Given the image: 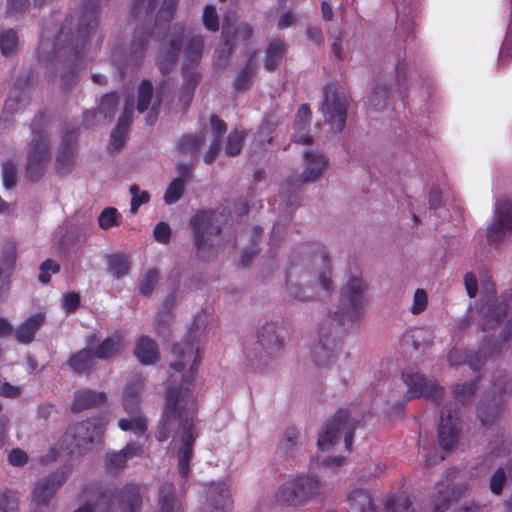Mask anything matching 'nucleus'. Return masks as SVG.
Wrapping results in <instances>:
<instances>
[{
    "mask_svg": "<svg viewBox=\"0 0 512 512\" xmlns=\"http://www.w3.org/2000/svg\"><path fill=\"white\" fill-rule=\"evenodd\" d=\"M98 24L99 0H83L77 22L72 14L67 15L53 44H50L48 34L41 32L39 61L49 63L63 59L70 68L61 77L62 91L68 92L76 85V69L83 60L90 36Z\"/></svg>",
    "mask_w": 512,
    "mask_h": 512,
    "instance_id": "obj_1",
    "label": "nucleus"
},
{
    "mask_svg": "<svg viewBox=\"0 0 512 512\" xmlns=\"http://www.w3.org/2000/svg\"><path fill=\"white\" fill-rule=\"evenodd\" d=\"M195 341L196 330L191 328L185 339L175 343L172 347V354L177 358L175 362L171 363L173 370L180 372L188 363L191 362V364L181 385L169 387L166 391V402L155 433L159 442H164L170 437L171 426L175 422L182 429V436L187 431L194 433V415L197 405L193 389L197 369L201 362L200 349L195 346Z\"/></svg>",
    "mask_w": 512,
    "mask_h": 512,
    "instance_id": "obj_2",
    "label": "nucleus"
},
{
    "mask_svg": "<svg viewBox=\"0 0 512 512\" xmlns=\"http://www.w3.org/2000/svg\"><path fill=\"white\" fill-rule=\"evenodd\" d=\"M32 141L27 155L25 177L31 183L40 181L50 161V143L44 113H39L30 124Z\"/></svg>",
    "mask_w": 512,
    "mask_h": 512,
    "instance_id": "obj_3",
    "label": "nucleus"
},
{
    "mask_svg": "<svg viewBox=\"0 0 512 512\" xmlns=\"http://www.w3.org/2000/svg\"><path fill=\"white\" fill-rule=\"evenodd\" d=\"M216 220L217 213L210 210H200L190 219L196 253L202 261L209 260L219 249H224L228 242L224 239L215 242L213 237H219L221 233V228L215 225Z\"/></svg>",
    "mask_w": 512,
    "mask_h": 512,
    "instance_id": "obj_4",
    "label": "nucleus"
},
{
    "mask_svg": "<svg viewBox=\"0 0 512 512\" xmlns=\"http://www.w3.org/2000/svg\"><path fill=\"white\" fill-rule=\"evenodd\" d=\"M323 485L315 475H302L279 486L275 502L282 507H299L322 494Z\"/></svg>",
    "mask_w": 512,
    "mask_h": 512,
    "instance_id": "obj_5",
    "label": "nucleus"
},
{
    "mask_svg": "<svg viewBox=\"0 0 512 512\" xmlns=\"http://www.w3.org/2000/svg\"><path fill=\"white\" fill-rule=\"evenodd\" d=\"M158 1L159 0H133L130 10L131 17L140 18L144 16L145 18H149V24L145 26L143 22L137 26L130 52L127 56V64L138 67L143 63L148 50L149 40L153 35V32L150 30V22Z\"/></svg>",
    "mask_w": 512,
    "mask_h": 512,
    "instance_id": "obj_6",
    "label": "nucleus"
},
{
    "mask_svg": "<svg viewBox=\"0 0 512 512\" xmlns=\"http://www.w3.org/2000/svg\"><path fill=\"white\" fill-rule=\"evenodd\" d=\"M365 285L361 278L351 277L341 289L339 304L334 313L336 326H346L363 316Z\"/></svg>",
    "mask_w": 512,
    "mask_h": 512,
    "instance_id": "obj_7",
    "label": "nucleus"
},
{
    "mask_svg": "<svg viewBox=\"0 0 512 512\" xmlns=\"http://www.w3.org/2000/svg\"><path fill=\"white\" fill-rule=\"evenodd\" d=\"M356 426L357 422L350 418L349 411L339 409L319 434L318 448L322 451L329 450L338 441L340 435L344 434L345 448L351 450Z\"/></svg>",
    "mask_w": 512,
    "mask_h": 512,
    "instance_id": "obj_8",
    "label": "nucleus"
},
{
    "mask_svg": "<svg viewBox=\"0 0 512 512\" xmlns=\"http://www.w3.org/2000/svg\"><path fill=\"white\" fill-rule=\"evenodd\" d=\"M401 378L407 386L405 400L399 406L401 411L407 401L415 398L423 397L436 404L442 400L444 387L440 386L435 379H428L413 368L404 369Z\"/></svg>",
    "mask_w": 512,
    "mask_h": 512,
    "instance_id": "obj_9",
    "label": "nucleus"
},
{
    "mask_svg": "<svg viewBox=\"0 0 512 512\" xmlns=\"http://www.w3.org/2000/svg\"><path fill=\"white\" fill-rule=\"evenodd\" d=\"M332 319L328 317L318 328L319 341L311 350L312 359L318 367H329L338 350L342 347L341 338L332 329Z\"/></svg>",
    "mask_w": 512,
    "mask_h": 512,
    "instance_id": "obj_10",
    "label": "nucleus"
},
{
    "mask_svg": "<svg viewBox=\"0 0 512 512\" xmlns=\"http://www.w3.org/2000/svg\"><path fill=\"white\" fill-rule=\"evenodd\" d=\"M324 99L322 112L325 121L331 126L334 132H341L347 118V98L337 91L336 85L329 83L324 87Z\"/></svg>",
    "mask_w": 512,
    "mask_h": 512,
    "instance_id": "obj_11",
    "label": "nucleus"
},
{
    "mask_svg": "<svg viewBox=\"0 0 512 512\" xmlns=\"http://www.w3.org/2000/svg\"><path fill=\"white\" fill-rule=\"evenodd\" d=\"M72 471L71 464H65L57 471L40 479L32 494L36 508L33 512H49V502L54 497L59 487L67 480Z\"/></svg>",
    "mask_w": 512,
    "mask_h": 512,
    "instance_id": "obj_12",
    "label": "nucleus"
},
{
    "mask_svg": "<svg viewBox=\"0 0 512 512\" xmlns=\"http://www.w3.org/2000/svg\"><path fill=\"white\" fill-rule=\"evenodd\" d=\"M508 304L496 296L495 290L487 291L480 297L477 313L480 316V326L483 332L493 330L500 325L507 316Z\"/></svg>",
    "mask_w": 512,
    "mask_h": 512,
    "instance_id": "obj_13",
    "label": "nucleus"
},
{
    "mask_svg": "<svg viewBox=\"0 0 512 512\" xmlns=\"http://www.w3.org/2000/svg\"><path fill=\"white\" fill-rule=\"evenodd\" d=\"M461 432L459 407L457 404L443 407L438 425V442L440 447L451 452L458 444Z\"/></svg>",
    "mask_w": 512,
    "mask_h": 512,
    "instance_id": "obj_14",
    "label": "nucleus"
},
{
    "mask_svg": "<svg viewBox=\"0 0 512 512\" xmlns=\"http://www.w3.org/2000/svg\"><path fill=\"white\" fill-rule=\"evenodd\" d=\"M106 425L104 416H96L74 424L68 429L66 435L73 438L76 447L84 448L101 438Z\"/></svg>",
    "mask_w": 512,
    "mask_h": 512,
    "instance_id": "obj_15",
    "label": "nucleus"
},
{
    "mask_svg": "<svg viewBox=\"0 0 512 512\" xmlns=\"http://www.w3.org/2000/svg\"><path fill=\"white\" fill-rule=\"evenodd\" d=\"M511 230L512 202H497L493 222L487 229L488 243L491 245H499Z\"/></svg>",
    "mask_w": 512,
    "mask_h": 512,
    "instance_id": "obj_16",
    "label": "nucleus"
},
{
    "mask_svg": "<svg viewBox=\"0 0 512 512\" xmlns=\"http://www.w3.org/2000/svg\"><path fill=\"white\" fill-rule=\"evenodd\" d=\"M79 128H67L62 136L61 148L56 157V171L58 174L64 175L70 172L74 163L76 142Z\"/></svg>",
    "mask_w": 512,
    "mask_h": 512,
    "instance_id": "obj_17",
    "label": "nucleus"
},
{
    "mask_svg": "<svg viewBox=\"0 0 512 512\" xmlns=\"http://www.w3.org/2000/svg\"><path fill=\"white\" fill-rule=\"evenodd\" d=\"M183 34L184 27L179 26L177 33L173 34L169 43L162 46L159 51L157 65L163 75L169 74L177 63L182 47Z\"/></svg>",
    "mask_w": 512,
    "mask_h": 512,
    "instance_id": "obj_18",
    "label": "nucleus"
},
{
    "mask_svg": "<svg viewBox=\"0 0 512 512\" xmlns=\"http://www.w3.org/2000/svg\"><path fill=\"white\" fill-rule=\"evenodd\" d=\"M286 277V289L293 299L301 302H307L315 297L316 293L314 286L308 285L305 288L300 286L302 282L310 281L306 272L299 274L297 268L290 267L286 272Z\"/></svg>",
    "mask_w": 512,
    "mask_h": 512,
    "instance_id": "obj_19",
    "label": "nucleus"
},
{
    "mask_svg": "<svg viewBox=\"0 0 512 512\" xmlns=\"http://www.w3.org/2000/svg\"><path fill=\"white\" fill-rule=\"evenodd\" d=\"M304 157L306 160V169L299 179L290 178L287 180L286 185L289 190L290 187H293L298 183L303 184L316 181L326 168L327 159L322 154L306 152Z\"/></svg>",
    "mask_w": 512,
    "mask_h": 512,
    "instance_id": "obj_20",
    "label": "nucleus"
},
{
    "mask_svg": "<svg viewBox=\"0 0 512 512\" xmlns=\"http://www.w3.org/2000/svg\"><path fill=\"white\" fill-rule=\"evenodd\" d=\"M119 97L117 92H110L105 94L100 101V104L95 110H87L83 113V124L89 128L97 123V117L101 116L102 119L112 118L115 115Z\"/></svg>",
    "mask_w": 512,
    "mask_h": 512,
    "instance_id": "obj_21",
    "label": "nucleus"
},
{
    "mask_svg": "<svg viewBox=\"0 0 512 512\" xmlns=\"http://www.w3.org/2000/svg\"><path fill=\"white\" fill-rule=\"evenodd\" d=\"M143 448L136 442H129L118 452L105 456V466L109 472H116L126 467L127 462L135 456H142Z\"/></svg>",
    "mask_w": 512,
    "mask_h": 512,
    "instance_id": "obj_22",
    "label": "nucleus"
},
{
    "mask_svg": "<svg viewBox=\"0 0 512 512\" xmlns=\"http://www.w3.org/2000/svg\"><path fill=\"white\" fill-rule=\"evenodd\" d=\"M107 401L105 392H98L89 388H82L74 393L71 410L74 413H79L84 410L97 408Z\"/></svg>",
    "mask_w": 512,
    "mask_h": 512,
    "instance_id": "obj_23",
    "label": "nucleus"
},
{
    "mask_svg": "<svg viewBox=\"0 0 512 512\" xmlns=\"http://www.w3.org/2000/svg\"><path fill=\"white\" fill-rule=\"evenodd\" d=\"M197 68L198 65H182L183 84L179 93V101L185 108L190 106L195 89L201 80V74Z\"/></svg>",
    "mask_w": 512,
    "mask_h": 512,
    "instance_id": "obj_24",
    "label": "nucleus"
},
{
    "mask_svg": "<svg viewBox=\"0 0 512 512\" xmlns=\"http://www.w3.org/2000/svg\"><path fill=\"white\" fill-rule=\"evenodd\" d=\"M206 498L210 506L216 511L227 512L233 505L230 490L224 482L211 483Z\"/></svg>",
    "mask_w": 512,
    "mask_h": 512,
    "instance_id": "obj_25",
    "label": "nucleus"
},
{
    "mask_svg": "<svg viewBox=\"0 0 512 512\" xmlns=\"http://www.w3.org/2000/svg\"><path fill=\"white\" fill-rule=\"evenodd\" d=\"M277 329L276 324L266 323L257 333L256 344L260 346L266 354H272L283 345L284 336H282Z\"/></svg>",
    "mask_w": 512,
    "mask_h": 512,
    "instance_id": "obj_26",
    "label": "nucleus"
},
{
    "mask_svg": "<svg viewBox=\"0 0 512 512\" xmlns=\"http://www.w3.org/2000/svg\"><path fill=\"white\" fill-rule=\"evenodd\" d=\"M121 512H139L142 506L140 487L134 483L123 486L118 495Z\"/></svg>",
    "mask_w": 512,
    "mask_h": 512,
    "instance_id": "obj_27",
    "label": "nucleus"
},
{
    "mask_svg": "<svg viewBox=\"0 0 512 512\" xmlns=\"http://www.w3.org/2000/svg\"><path fill=\"white\" fill-rule=\"evenodd\" d=\"M30 75L25 79L24 86L28 85ZM13 96L10 95L9 98L5 102L4 110L0 117V129H6L8 123L10 121V117L13 116L14 112L18 110L20 103L22 101V95L25 94V89L23 87L22 79L18 78L14 88H13Z\"/></svg>",
    "mask_w": 512,
    "mask_h": 512,
    "instance_id": "obj_28",
    "label": "nucleus"
},
{
    "mask_svg": "<svg viewBox=\"0 0 512 512\" xmlns=\"http://www.w3.org/2000/svg\"><path fill=\"white\" fill-rule=\"evenodd\" d=\"M94 353L92 349L83 348L73 353L67 360V365L72 372L78 375H89L95 365Z\"/></svg>",
    "mask_w": 512,
    "mask_h": 512,
    "instance_id": "obj_29",
    "label": "nucleus"
},
{
    "mask_svg": "<svg viewBox=\"0 0 512 512\" xmlns=\"http://www.w3.org/2000/svg\"><path fill=\"white\" fill-rule=\"evenodd\" d=\"M124 346V336L116 331L111 336L103 339L92 351L98 359L108 360L115 357Z\"/></svg>",
    "mask_w": 512,
    "mask_h": 512,
    "instance_id": "obj_30",
    "label": "nucleus"
},
{
    "mask_svg": "<svg viewBox=\"0 0 512 512\" xmlns=\"http://www.w3.org/2000/svg\"><path fill=\"white\" fill-rule=\"evenodd\" d=\"M143 387V379L140 375L134 378L126 385L123 393L122 404L128 414H137L140 412L139 395Z\"/></svg>",
    "mask_w": 512,
    "mask_h": 512,
    "instance_id": "obj_31",
    "label": "nucleus"
},
{
    "mask_svg": "<svg viewBox=\"0 0 512 512\" xmlns=\"http://www.w3.org/2000/svg\"><path fill=\"white\" fill-rule=\"evenodd\" d=\"M196 437L195 433L187 431L182 436V444L178 450V470L184 481L187 480L190 472V460L193 456V446Z\"/></svg>",
    "mask_w": 512,
    "mask_h": 512,
    "instance_id": "obj_32",
    "label": "nucleus"
},
{
    "mask_svg": "<svg viewBox=\"0 0 512 512\" xmlns=\"http://www.w3.org/2000/svg\"><path fill=\"white\" fill-rule=\"evenodd\" d=\"M45 322V315L36 313L21 323L15 331L19 343L29 344L34 340L36 332Z\"/></svg>",
    "mask_w": 512,
    "mask_h": 512,
    "instance_id": "obj_33",
    "label": "nucleus"
},
{
    "mask_svg": "<svg viewBox=\"0 0 512 512\" xmlns=\"http://www.w3.org/2000/svg\"><path fill=\"white\" fill-rule=\"evenodd\" d=\"M157 512H182L181 503L175 495L172 482H165L159 487Z\"/></svg>",
    "mask_w": 512,
    "mask_h": 512,
    "instance_id": "obj_34",
    "label": "nucleus"
},
{
    "mask_svg": "<svg viewBox=\"0 0 512 512\" xmlns=\"http://www.w3.org/2000/svg\"><path fill=\"white\" fill-rule=\"evenodd\" d=\"M348 512H376L370 493L362 488L352 490L347 497Z\"/></svg>",
    "mask_w": 512,
    "mask_h": 512,
    "instance_id": "obj_35",
    "label": "nucleus"
},
{
    "mask_svg": "<svg viewBox=\"0 0 512 512\" xmlns=\"http://www.w3.org/2000/svg\"><path fill=\"white\" fill-rule=\"evenodd\" d=\"M257 60L256 54L252 53L247 59L244 67L239 71L234 80L233 87L236 91H246L252 84L256 74Z\"/></svg>",
    "mask_w": 512,
    "mask_h": 512,
    "instance_id": "obj_36",
    "label": "nucleus"
},
{
    "mask_svg": "<svg viewBox=\"0 0 512 512\" xmlns=\"http://www.w3.org/2000/svg\"><path fill=\"white\" fill-rule=\"evenodd\" d=\"M134 354L144 365L155 363L159 357L156 342L148 336L140 337L136 344Z\"/></svg>",
    "mask_w": 512,
    "mask_h": 512,
    "instance_id": "obj_37",
    "label": "nucleus"
},
{
    "mask_svg": "<svg viewBox=\"0 0 512 512\" xmlns=\"http://www.w3.org/2000/svg\"><path fill=\"white\" fill-rule=\"evenodd\" d=\"M204 50V39L200 35L191 37L184 48L185 65H199Z\"/></svg>",
    "mask_w": 512,
    "mask_h": 512,
    "instance_id": "obj_38",
    "label": "nucleus"
},
{
    "mask_svg": "<svg viewBox=\"0 0 512 512\" xmlns=\"http://www.w3.org/2000/svg\"><path fill=\"white\" fill-rule=\"evenodd\" d=\"M284 52L285 45L283 41L280 39H273L266 49V57L264 63L265 69L269 72L274 71L281 62Z\"/></svg>",
    "mask_w": 512,
    "mask_h": 512,
    "instance_id": "obj_39",
    "label": "nucleus"
},
{
    "mask_svg": "<svg viewBox=\"0 0 512 512\" xmlns=\"http://www.w3.org/2000/svg\"><path fill=\"white\" fill-rule=\"evenodd\" d=\"M204 142V132H200L198 135L185 134L179 139L177 149L182 154L195 156Z\"/></svg>",
    "mask_w": 512,
    "mask_h": 512,
    "instance_id": "obj_40",
    "label": "nucleus"
},
{
    "mask_svg": "<svg viewBox=\"0 0 512 512\" xmlns=\"http://www.w3.org/2000/svg\"><path fill=\"white\" fill-rule=\"evenodd\" d=\"M107 267L113 277L120 279L129 273L130 262L126 255L112 254L107 256Z\"/></svg>",
    "mask_w": 512,
    "mask_h": 512,
    "instance_id": "obj_41",
    "label": "nucleus"
},
{
    "mask_svg": "<svg viewBox=\"0 0 512 512\" xmlns=\"http://www.w3.org/2000/svg\"><path fill=\"white\" fill-rule=\"evenodd\" d=\"M134 417L131 419H120L118 426L123 431H133L137 437L144 436L147 432V419L145 416L138 412L132 414Z\"/></svg>",
    "mask_w": 512,
    "mask_h": 512,
    "instance_id": "obj_42",
    "label": "nucleus"
},
{
    "mask_svg": "<svg viewBox=\"0 0 512 512\" xmlns=\"http://www.w3.org/2000/svg\"><path fill=\"white\" fill-rule=\"evenodd\" d=\"M153 95V85L151 81L147 79H143L139 86L137 91V105L136 109L139 113L145 112L152 100Z\"/></svg>",
    "mask_w": 512,
    "mask_h": 512,
    "instance_id": "obj_43",
    "label": "nucleus"
},
{
    "mask_svg": "<svg viewBox=\"0 0 512 512\" xmlns=\"http://www.w3.org/2000/svg\"><path fill=\"white\" fill-rule=\"evenodd\" d=\"M19 45L18 35L15 30L8 29L0 34V50L5 57L13 55Z\"/></svg>",
    "mask_w": 512,
    "mask_h": 512,
    "instance_id": "obj_44",
    "label": "nucleus"
},
{
    "mask_svg": "<svg viewBox=\"0 0 512 512\" xmlns=\"http://www.w3.org/2000/svg\"><path fill=\"white\" fill-rule=\"evenodd\" d=\"M387 512H414L409 496L397 495L388 497L385 501Z\"/></svg>",
    "mask_w": 512,
    "mask_h": 512,
    "instance_id": "obj_45",
    "label": "nucleus"
},
{
    "mask_svg": "<svg viewBox=\"0 0 512 512\" xmlns=\"http://www.w3.org/2000/svg\"><path fill=\"white\" fill-rule=\"evenodd\" d=\"M178 4V0H163L160 10L155 19V28L161 26L162 24L165 28L169 25L172 20L176 7Z\"/></svg>",
    "mask_w": 512,
    "mask_h": 512,
    "instance_id": "obj_46",
    "label": "nucleus"
},
{
    "mask_svg": "<svg viewBox=\"0 0 512 512\" xmlns=\"http://www.w3.org/2000/svg\"><path fill=\"white\" fill-rule=\"evenodd\" d=\"M184 179L175 178L171 181L164 194V201L168 205H172L180 200L184 193Z\"/></svg>",
    "mask_w": 512,
    "mask_h": 512,
    "instance_id": "obj_47",
    "label": "nucleus"
},
{
    "mask_svg": "<svg viewBox=\"0 0 512 512\" xmlns=\"http://www.w3.org/2000/svg\"><path fill=\"white\" fill-rule=\"evenodd\" d=\"M245 139V132L234 130L229 133L225 145V152L228 156H236L240 153Z\"/></svg>",
    "mask_w": 512,
    "mask_h": 512,
    "instance_id": "obj_48",
    "label": "nucleus"
},
{
    "mask_svg": "<svg viewBox=\"0 0 512 512\" xmlns=\"http://www.w3.org/2000/svg\"><path fill=\"white\" fill-rule=\"evenodd\" d=\"M120 214L114 207L105 208L98 217L99 227L108 230L112 227L120 225Z\"/></svg>",
    "mask_w": 512,
    "mask_h": 512,
    "instance_id": "obj_49",
    "label": "nucleus"
},
{
    "mask_svg": "<svg viewBox=\"0 0 512 512\" xmlns=\"http://www.w3.org/2000/svg\"><path fill=\"white\" fill-rule=\"evenodd\" d=\"M395 9L398 17L402 16L400 20V27L404 31L407 32V37L412 35L415 29V23L411 18H408L407 15L412 14L413 9L411 7H407L404 3L394 2Z\"/></svg>",
    "mask_w": 512,
    "mask_h": 512,
    "instance_id": "obj_50",
    "label": "nucleus"
},
{
    "mask_svg": "<svg viewBox=\"0 0 512 512\" xmlns=\"http://www.w3.org/2000/svg\"><path fill=\"white\" fill-rule=\"evenodd\" d=\"M454 498V491L451 489H439L433 496V512H445Z\"/></svg>",
    "mask_w": 512,
    "mask_h": 512,
    "instance_id": "obj_51",
    "label": "nucleus"
},
{
    "mask_svg": "<svg viewBox=\"0 0 512 512\" xmlns=\"http://www.w3.org/2000/svg\"><path fill=\"white\" fill-rule=\"evenodd\" d=\"M2 182L6 189H11L17 184V165L12 160L2 165Z\"/></svg>",
    "mask_w": 512,
    "mask_h": 512,
    "instance_id": "obj_52",
    "label": "nucleus"
},
{
    "mask_svg": "<svg viewBox=\"0 0 512 512\" xmlns=\"http://www.w3.org/2000/svg\"><path fill=\"white\" fill-rule=\"evenodd\" d=\"M477 390V380L469 381L463 384L456 385L454 389V397L464 403L474 396Z\"/></svg>",
    "mask_w": 512,
    "mask_h": 512,
    "instance_id": "obj_53",
    "label": "nucleus"
},
{
    "mask_svg": "<svg viewBox=\"0 0 512 512\" xmlns=\"http://www.w3.org/2000/svg\"><path fill=\"white\" fill-rule=\"evenodd\" d=\"M131 193V203H130V211L135 214L139 207L150 200V195L147 191H141L139 186L133 184L130 186Z\"/></svg>",
    "mask_w": 512,
    "mask_h": 512,
    "instance_id": "obj_54",
    "label": "nucleus"
},
{
    "mask_svg": "<svg viewBox=\"0 0 512 512\" xmlns=\"http://www.w3.org/2000/svg\"><path fill=\"white\" fill-rule=\"evenodd\" d=\"M321 262L323 266V270L318 274V280L322 287V289L326 292H329L332 288V279H331V270H330V261L328 255L325 252L321 254Z\"/></svg>",
    "mask_w": 512,
    "mask_h": 512,
    "instance_id": "obj_55",
    "label": "nucleus"
},
{
    "mask_svg": "<svg viewBox=\"0 0 512 512\" xmlns=\"http://www.w3.org/2000/svg\"><path fill=\"white\" fill-rule=\"evenodd\" d=\"M159 280V274L156 269L148 270L143 276L140 283V293L144 296H150L154 290L155 285Z\"/></svg>",
    "mask_w": 512,
    "mask_h": 512,
    "instance_id": "obj_56",
    "label": "nucleus"
},
{
    "mask_svg": "<svg viewBox=\"0 0 512 512\" xmlns=\"http://www.w3.org/2000/svg\"><path fill=\"white\" fill-rule=\"evenodd\" d=\"M203 24L211 32L219 29V17L213 5H206L203 11Z\"/></svg>",
    "mask_w": 512,
    "mask_h": 512,
    "instance_id": "obj_57",
    "label": "nucleus"
},
{
    "mask_svg": "<svg viewBox=\"0 0 512 512\" xmlns=\"http://www.w3.org/2000/svg\"><path fill=\"white\" fill-rule=\"evenodd\" d=\"M500 414V407L499 406H493L491 409L489 406L485 405L484 403H481L477 410V416L479 420L481 421L482 425H488L499 416Z\"/></svg>",
    "mask_w": 512,
    "mask_h": 512,
    "instance_id": "obj_58",
    "label": "nucleus"
},
{
    "mask_svg": "<svg viewBox=\"0 0 512 512\" xmlns=\"http://www.w3.org/2000/svg\"><path fill=\"white\" fill-rule=\"evenodd\" d=\"M60 271V266L58 263L51 259H46L42 262L40 265V273L38 276V280L43 283L47 284L51 280L50 272L53 274H56Z\"/></svg>",
    "mask_w": 512,
    "mask_h": 512,
    "instance_id": "obj_59",
    "label": "nucleus"
},
{
    "mask_svg": "<svg viewBox=\"0 0 512 512\" xmlns=\"http://www.w3.org/2000/svg\"><path fill=\"white\" fill-rule=\"evenodd\" d=\"M311 110L307 104H302L295 116V124L300 130L308 131L311 123Z\"/></svg>",
    "mask_w": 512,
    "mask_h": 512,
    "instance_id": "obj_60",
    "label": "nucleus"
},
{
    "mask_svg": "<svg viewBox=\"0 0 512 512\" xmlns=\"http://www.w3.org/2000/svg\"><path fill=\"white\" fill-rule=\"evenodd\" d=\"M507 481V477L503 468H498L490 478L489 487L493 494L500 495Z\"/></svg>",
    "mask_w": 512,
    "mask_h": 512,
    "instance_id": "obj_61",
    "label": "nucleus"
},
{
    "mask_svg": "<svg viewBox=\"0 0 512 512\" xmlns=\"http://www.w3.org/2000/svg\"><path fill=\"white\" fill-rule=\"evenodd\" d=\"M298 437L299 432L294 426L287 427L284 432L283 440L279 445V449L284 453H287L288 450L296 445Z\"/></svg>",
    "mask_w": 512,
    "mask_h": 512,
    "instance_id": "obj_62",
    "label": "nucleus"
},
{
    "mask_svg": "<svg viewBox=\"0 0 512 512\" xmlns=\"http://www.w3.org/2000/svg\"><path fill=\"white\" fill-rule=\"evenodd\" d=\"M16 244L7 242L3 247L1 254V263L8 269H13L16 262Z\"/></svg>",
    "mask_w": 512,
    "mask_h": 512,
    "instance_id": "obj_63",
    "label": "nucleus"
},
{
    "mask_svg": "<svg viewBox=\"0 0 512 512\" xmlns=\"http://www.w3.org/2000/svg\"><path fill=\"white\" fill-rule=\"evenodd\" d=\"M154 238L161 244H168L171 238V229L166 222H159L153 231Z\"/></svg>",
    "mask_w": 512,
    "mask_h": 512,
    "instance_id": "obj_64",
    "label": "nucleus"
}]
</instances>
